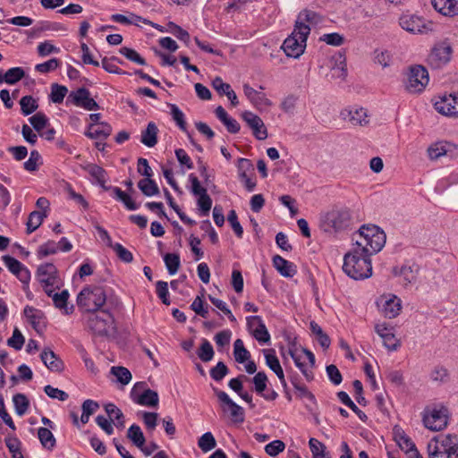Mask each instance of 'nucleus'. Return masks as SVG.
Masks as SVG:
<instances>
[{
    "label": "nucleus",
    "instance_id": "cd10ccee",
    "mask_svg": "<svg viewBox=\"0 0 458 458\" xmlns=\"http://www.w3.org/2000/svg\"><path fill=\"white\" fill-rule=\"evenodd\" d=\"M243 92L247 98L255 106H271V101L266 97L265 94L256 90L249 84L243 85Z\"/></svg>",
    "mask_w": 458,
    "mask_h": 458
},
{
    "label": "nucleus",
    "instance_id": "dca6fc26",
    "mask_svg": "<svg viewBox=\"0 0 458 458\" xmlns=\"http://www.w3.org/2000/svg\"><path fill=\"white\" fill-rule=\"evenodd\" d=\"M434 106L436 110L446 116H458V92L444 96Z\"/></svg>",
    "mask_w": 458,
    "mask_h": 458
},
{
    "label": "nucleus",
    "instance_id": "4be33fe9",
    "mask_svg": "<svg viewBox=\"0 0 458 458\" xmlns=\"http://www.w3.org/2000/svg\"><path fill=\"white\" fill-rule=\"evenodd\" d=\"M40 358L49 370L54 372L64 370V365L63 360L50 348H45L40 354Z\"/></svg>",
    "mask_w": 458,
    "mask_h": 458
},
{
    "label": "nucleus",
    "instance_id": "c9c22d12",
    "mask_svg": "<svg viewBox=\"0 0 458 458\" xmlns=\"http://www.w3.org/2000/svg\"><path fill=\"white\" fill-rule=\"evenodd\" d=\"M309 445L312 454V458H331V454L327 450L326 445L318 439L310 438Z\"/></svg>",
    "mask_w": 458,
    "mask_h": 458
},
{
    "label": "nucleus",
    "instance_id": "1a4fd4ad",
    "mask_svg": "<svg viewBox=\"0 0 458 458\" xmlns=\"http://www.w3.org/2000/svg\"><path fill=\"white\" fill-rule=\"evenodd\" d=\"M428 81V70L423 65L415 64L409 68L405 87L411 93H420L425 89Z\"/></svg>",
    "mask_w": 458,
    "mask_h": 458
},
{
    "label": "nucleus",
    "instance_id": "a19ab883",
    "mask_svg": "<svg viewBox=\"0 0 458 458\" xmlns=\"http://www.w3.org/2000/svg\"><path fill=\"white\" fill-rule=\"evenodd\" d=\"M47 215L39 212V211H33L30 214L28 221L26 223V233L28 234H30L34 231H36L42 224L44 217H46Z\"/></svg>",
    "mask_w": 458,
    "mask_h": 458
},
{
    "label": "nucleus",
    "instance_id": "de8ad7c7",
    "mask_svg": "<svg viewBox=\"0 0 458 458\" xmlns=\"http://www.w3.org/2000/svg\"><path fill=\"white\" fill-rule=\"evenodd\" d=\"M13 402L15 408V412L19 416L24 415L30 406V402L25 394H16L13 397Z\"/></svg>",
    "mask_w": 458,
    "mask_h": 458
},
{
    "label": "nucleus",
    "instance_id": "58836bf2",
    "mask_svg": "<svg viewBox=\"0 0 458 458\" xmlns=\"http://www.w3.org/2000/svg\"><path fill=\"white\" fill-rule=\"evenodd\" d=\"M127 437L138 447L142 448L146 439L140 426L133 424L127 431Z\"/></svg>",
    "mask_w": 458,
    "mask_h": 458
},
{
    "label": "nucleus",
    "instance_id": "ddd939ff",
    "mask_svg": "<svg viewBox=\"0 0 458 458\" xmlns=\"http://www.w3.org/2000/svg\"><path fill=\"white\" fill-rule=\"evenodd\" d=\"M191 183V191L194 196H199L197 204L203 216H208L211 207L212 199L208 194L207 189L201 186L200 182L193 174L189 175Z\"/></svg>",
    "mask_w": 458,
    "mask_h": 458
},
{
    "label": "nucleus",
    "instance_id": "393cba45",
    "mask_svg": "<svg viewBox=\"0 0 458 458\" xmlns=\"http://www.w3.org/2000/svg\"><path fill=\"white\" fill-rule=\"evenodd\" d=\"M428 23L431 22L413 13H404L399 19L401 29H427Z\"/></svg>",
    "mask_w": 458,
    "mask_h": 458
},
{
    "label": "nucleus",
    "instance_id": "0e129e2a",
    "mask_svg": "<svg viewBox=\"0 0 458 458\" xmlns=\"http://www.w3.org/2000/svg\"><path fill=\"white\" fill-rule=\"evenodd\" d=\"M267 381V377L264 371H259L253 377L252 382L257 394H261L266 390Z\"/></svg>",
    "mask_w": 458,
    "mask_h": 458
},
{
    "label": "nucleus",
    "instance_id": "774afa93",
    "mask_svg": "<svg viewBox=\"0 0 458 458\" xmlns=\"http://www.w3.org/2000/svg\"><path fill=\"white\" fill-rule=\"evenodd\" d=\"M25 339L21 331L16 327L13 330V335L7 340V344L10 347L19 351L22 348Z\"/></svg>",
    "mask_w": 458,
    "mask_h": 458
},
{
    "label": "nucleus",
    "instance_id": "f8f14e48",
    "mask_svg": "<svg viewBox=\"0 0 458 458\" xmlns=\"http://www.w3.org/2000/svg\"><path fill=\"white\" fill-rule=\"evenodd\" d=\"M72 104L86 110H98L99 105L90 97L88 89L81 87L71 91L66 99V105Z\"/></svg>",
    "mask_w": 458,
    "mask_h": 458
},
{
    "label": "nucleus",
    "instance_id": "3c124183",
    "mask_svg": "<svg viewBox=\"0 0 458 458\" xmlns=\"http://www.w3.org/2000/svg\"><path fill=\"white\" fill-rule=\"evenodd\" d=\"M58 250V244L55 241H47V242L41 244L38 247L37 250V256L39 259H41L49 255H54L57 253Z\"/></svg>",
    "mask_w": 458,
    "mask_h": 458
},
{
    "label": "nucleus",
    "instance_id": "a18cd8bd",
    "mask_svg": "<svg viewBox=\"0 0 458 458\" xmlns=\"http://www.w3.org/2000/svg\"><path fill=\"white\" fill-rule=\"evenodd\" d=\"M450 144L447 142H437L428 148V157L431 160L438 159L445 156L449 150Z\"/></svg>",
    "mask_w": 458,
    "mask_h": 458
},
{
    "label": "nucleus",
    "instance_id": "603ef678",
    "mask_svg": "<svg viewBox=\"0 0 458 458\" xmlns=\"http://www.w3.org/2000/svg\"><path fill=\"white\" fill-rule=\"evenodd\" d=\"M111 373L116 377V380L122 385H127L131 380L130 370L122 366H114L111 368Z\"/></svg>",
    "mask_w": 458,
    "mask_h": 458
},
{
    "label": "nucleus",
    "instance_id": "8fccbe9b",
    "mask_svg": "<svg viewBox=\"0 0 458 458\" xmlns=\"http://www.w3.org/2000/svg\"><path fill=\"white\" fill-rule=\"evenodd\" d=\"M395 440L400 448L405 453L416 451L417 449L413 441L404 432H396Z\"/></svg>",
    "mask_w": 458,
    "mask_h": 458
},
{
    "label": "nucleus",
    "instance_id": "ea45409f",
    "mask_svg": "<svg viewBox=\"0 0 458 458\" xmlns=\"http://www.w3.org/2000/svg\"><path fill=\"white\" fill-rule=\"evenodd\" d=\"M38 437L44 448L52 450L55 446V438L48 428H39L38 430Z\"/></svg>",
    "mask_w": 458,
    "mask_h": 458
},
{
    "label": "nucleus",
    "instance_id": "680f3d73",
    "mask_svg": "<svg viewBox=\"0 0 458 458\" xmlns=\"http://www.w3.org/2000/svg\"><path fill=\"white\" fill-rule=\"evenodd\" d=\"M417 273L418 268L410 265H403L399 270V276H403L407 284H411L416 280Z\"/></svg>",
    "mask_w": 458,
    "mask_h": 458
},
{
    "label": "nucleus",
    "instance_id": "f03ea898",
    "mask_svg": "<svg viewBox=\"0 0 458 458\" xmlns=\"http://www.w3.org/2000/svg\"><path fill=\"white\" fill-rule=\"evenodd\" d=\"M352 240L355 242L353 246L361 251L373 255L381 250L386 243V234L378 226L362 225L360 230L354 233Z\"/></svg>",
    "mask_w": 458,
    "mask_h": 458
},
{
    "label": "nucleus",
    "instance_id": "473e14b6",
    "mask_svg": "<svg viewBox=\"0 0 458 458\" xmlns=\"http://www.w3.org/2000/svg\"><path fill=\"white\" fill-rule=\"evenodd\" d=\"M24 315L36 331L38 332L42 329V327H44V325H41L42 319L44 318L43 312L41 310H38L30 306H26L24 308Z\"/></svg>",
    "mask_w": 458,
    "mask_h": 458
},
{
    "label": "nucleus",
    "instance_id": "c85d7f7f",
    "mask_svg": "<svg viewBox=\"0 0 458 458\" xmlns=\"http://www.w3.org/2000/svg\"><path fill=\"white\" fill-rule=\"evenodd\" d=\"M288 354L292 357V359L293 360L296 367L301 371V373L303 374L305 378L308 381H311L314 378V375H313L312 371H309L308 370L307 365L302 360V358H303L302 355L299 354L297 352V350L295 349V343L294 342H292L290 344V347H289V350H288Z\"/></svg>",
    "mask_w": 458,
    "mask_h": 458
},
{
    "label": "nucleus",
    "instance_id": "7c9ffc66",
    "mask_svg": "<svg viewBox=\"0 0 458 458\" xmlns=\"http://www.w3.org/2000/svg\"><path fill=\"white\" fill-rule=\"evenodd\" d=\"M48 296L52 298L55 308L64 310V313L66 315L72 313L73 306H67V301L70 296L67 290H63L61 293L53 292L52 295Z\"/></svg>",
    "mask_w": 458,
    "mask_h": 458
},
{
    "label": "nucleus",
    "instance_id": "052dcab7",
    "mask_svg": "<svg viewBox=\"0 0 458 458\" xmlns=\"http://www.w3.org/2000/svg\"><path fill=\"white\" fill-rule=\"evenodd\" d=\"M29 122L38 132H41V131L47 126L48 119L45 114L38 112L30 117Z\"/></svg>",
    "mask_w": 458,
    "mask_h": 458
},
{
    "label": "nucleus",
    "instance_id": "9d476101",
    "mask_svg": "<svg viewBox=\"0 0 458 458\" xmlns=\"http://www.w3.org/2000/svg\"><path fill=\"white\" fill-rule=\"evenodd\" d=\"M145 382H137L131 390V400L142 406L156 407L158 404V394L156 391L145 388Z\"/></svg>",
    "mask_w": 458,
    "mask_h": 458
},
{
    "label": "nucleus",
    "instance_id": "b1692460",
    "mask_svg": "<svg viewBox=\"0 0 458 458\" xmlns=\"http://www.w3.org/2000/svg\"><path fill=\"white\" fill-rule=\"evenodd\" d=\"M112 133V127L107 123H99L98 124L90 123L85 135L90 139L105 140Z\"/></svg>",
    "mask_w": 458,
    "mask_h": 458
},
{
    "label": "nucleus",
    "instance_id": "2eb2a0df",
    "mask_svg": "<svg viewBox=\"0 0 458 458\" xmlns=\"http://www.w3.org/2000/svg\"><path fill=\"white\" fill-rule=\"evenodd\" d=\"M215 394L223 405L227 406L230 416L234 422L242 423L244 420V410L242 407L234 403L229 395L217 388H214Z\"/></svg>",
    "mask_w": 458,
    "mask_h": 458
},
{
    "label": "nucleus",
    "instance_id": "423d86ee",
    "mask_svg": "<svg viewBox=\"0 0 458 458\" xmlns=\"http://www.w3.org/2000/svg\"><path fill=\"white\" fill-rule=\"evenodd\" d=\"M114 317L108 308L100 313H90L87 319L88 328L96 335L106 336L114 326Z\"/></svg>",
    "mask_w": 458,
    "mask_h": 458
},
{
    "label": "nucleus",
    "instance_id": "e433bc0d",
    "mask_svg": "<svg viewBox=\"0 0 458 458\" xmlns=\"http://www.w3.org/2000/svg\"><path fill=\"white\" fill-rule=\"evenodd\" d=\"M84 170L87 171L91 177H93L98 184L104 186L106 182V172L101 166L96 164H89L85 165Z\"/></svg>",
    "mask_w": 458,
    "mask_h": 458
},
{
    "label": "nucleus",
    "instance_id": "4d7b16f0",
    "mask_svg": "<svg viewBox=\"0 0 458 458\" xmlns=\"http://www.w3.org/2000/svg\"><path fill=\"white\" fill-rule=\"evenodd\" d=\"M171 115L174 121L176 123L177 126L182 131H187V123L184 118V114L179 109V107L174 105H170Z\"/></svg>",
    "mask_w": 458,
    "mask_h": 458
},
{
    "label": "nucleus",
    "instance_id": "412c9836",
    "mask_svg": "<svg viewBox=\"0 0 458 458\" xmlns=\"http://www.w3.org/2000/svg\"><path fill=\"white\" fill-rule=\"evenodd\" d=\"M331 77L344 81L347 77V64L344 52L338 51L331 57Z\"/></svg>",
    "mask_w": 458,
    "mask_h": 458
},
{
    "label": "nucleus",
    "instance_id": "9b49d317",
    "mask_svg": "<svg viewBox=\"0 0 458 458\" xmlns=\"http://www.w3.org/2000/svg\"><path fill=\"white\" fill-rule=\"evenodd\" d=\"M2 260L4 261L8 270L13 275H14L23 284L22 288L26 293L27 297H30V293L29 290V284L31 277L30 270L21 262L12 256L4 255L2 257Z\"/></svg>",
    "mask_w": 458,
    "mask_h": 458
},
{
    "label": "nucleus",
    "instance_id": "e2e57ef3",
    "mask_svg": "<svg viewBox=\"0 0 458 458\" xmlns=\"http://www.w3.org/2000/svg\"><path fill=\"white\" fill-rule=\"evenodd\" d=\"M120 54L125 56L128 60L136 63L140 65H145V59L140 55V54L132 48L123 47L120 48Z\"/></svg>",
    "mask_w": 458,
    "mask_h": 458
},
{
    "label": "nucleus",
    "instance_id": "5fc2aeb1",
    "mask_svg": "<svg viewBox=\"0 0 458 458\" xmlns=\"http://www.w3.org/2000/svg\"><path fill=\"white\" fill-rule=\"evenodd\" d=\"M198 445L204 453H207L216 447V441L211 432H206L199 437Z\"/></svg>",
    "mask_w": 458,
    "mask_h": 458
},
{
    "label": "nucleus",
    "instance_id": "6ab92c4d",
    "mask_svg": "<svg viewBox=\"0 0 458 458\" xmlns=\"http://www.w3.org/2000/svg\"><path fill=\"white\" fill-rule=\"evenodd\" d=\"M110 20L114 22L119 23L123 26H136L140 27L141 24L154 27L155 29H164L162 26L155 24L146 19H143L134 13H128L127 14H113Z\"/></svg>",
    "mask_w": 458,
    "mask_h": 458
},
{
    "label": "nucleus",
    "instance_id": "37998d69",
    "mask_svg": "<svg viewBox=\"0 0 458 458\" xmlns=\"http://www.w3.org/2000/svg\"><path fill=\"white\" fill-rule=\"evenodd\" d=\"M349 121L353 125H364L368 123L367 120V111L366 109L360 108H352L347 111Z\"/></svg>",
    "mask_w": 458,
    "mask_h": 458
},
{
    "label": "nucleus",
    "instance_id": "6e6552de",
    "mask_svg": "<svg viewBox=\"0 0 458 458\" xmlns=\"http://www.w3.org/2000/svg\"><path fill=\"white\" fill-rule=\"evenodd\" d=\"M309 34L310 30H293L284 39L281 48L288 57L299 58L306 48Z\"/></svg>",
    "mask_w": 458,
    "mask_h": 458
},
{
    "label": "nucleus",
    "instance_id": "4c0bfd02",
    "mask_svg": "<svg viewBox=\"0 0 458 458\" xmlns=\"http://www.w3.org/2000/svg\"><path fill=\"white\" fill-rule=\"evenodd\" d=\"M252 320H257L259 324L251 332L255 339L260 344H267L270 341V335L266 327L265 323L261 318H252Z\"/></svg>",
    "mask_w": 458,
    "mask_h": 458
},
{
    "label": "nucleus",
    "instance_id": "79ce46f5",
    "mask_svg": "<svg viewBox=\"0 0 458 458\" xmlns=\"http://www.w3.org/2000/svg\"><path fill=\"white\" fill-rule=\"evenodd\" d=\"M113 192L114 194V198L117 199V200H120L121 202L123 203V205L125 206V208L128 209V210H137L140 207L139 204H137L131 198L130 195H128L126 192H124L123 191H122L120 188L118 187H114L113 188Z\"/></svg>",
    "mask_w": 458,
    "mask_h": 458
},
{
    "label": "nucleus",
    "instance_id": "f3484780",
    "mask_svg": "<svg viewBox=\"0 0 458 458\" xmlns=\"http://www.w3.org/2000/svg\"><path fill=\"white\" fill-rule=\"evenodd\" d=\"M242 117L252 130V133L257 140H264L267 138V131L262 119L259 115L250 111H245L242 114Z\"/></svg>",
    "mask_w": 458,
    "mask_h": 458
},
{
    "label": "nucleus",
    "instance_id": "c756f323",
    "mask_svg": "<svg viewBox=\"0 0 458 458\" xmlns=\"http://www.w3.org/2000/svg\"><path fill=\"white\" fill-rule=\"evenodd\" d=\"M158 128L154 122H149L147 128L141 131L140 142L148 148H153L157 143Z\"/></svg>",
    "mask_w": 458,
    "mask_h": 458
},
{
    "label": "nucleus",
    "instance_id": "6e6d98bb",
    "mask_svg": "<svg viewBox=\"0 0 458 458\" xmlns=\"http://www.w3.org/2000/svg\"><path fill=\"white\" fill-rule=\"evenodd\" d=\"M25 76V72L21 67H13L4 73L5 82L7 84H15Z\"/></svg>",
    "mask_w": 458,
    "mask_h": 458
},
{
    "label": "nucleus",
    "instance_id": "69168bd1",
    "mask_svg": "<svg viewBox=\"0 0 458 458\" xmlns=\"http://www.w3.org/2000/svg\"><path fill=\"white\" fill-rule=\"evenodd\" d=\"M58 276V271L55 266L52 263H45L40 265L37 270V277H51Z\"/></svg>",
    "mask_w": 458,
    "mask_h": 458
},
{
    "label": "nucleus",
    "instance_id": "864d4df0",
    "mask_svg": "<svg viewBox=\"0 0 458 458\" xmlns=\"http://www.w3.org/2000/svg\"><path fill=\"white\" fill-rule=\"evenodd\" d=\"M67 93L68 89L65 86L54 83L51 85L50 99L55 104H60Z\"/></svg>",
    "mask_w": 458,
    "mask_h": 458
},
{
    "label": "nucleus",
    "instance_id": "09e8293b",
    "mask_svg": "<svg viewBox=\"0 0 458 458\" xmlns=\"http://www.w3.org/2000/svg\"><path fill=\"white\" fill-rule=\"evenodd\" d=\"M164 261L170 275H174L177 273L181 265L180 256L178 254L166 253L164 256Z\"/></svg>",
    "mask_w": 458,
    "mask_h": 458
},
{
    "label": "nucleus",
    "instance_id": "bb28decb",
    "mask_svg": "<svg viewBox=\"0 0 458 458\" xmlns=\"http://www.w3.org/2000/svg\"><path fill=\"white\" fill-rule=\"evenodd\" d=\"M273 265L280 275L284 277H293L297 273L296 266L279 255H276L273 258Z\"/></svg>",
    "mask_w": 458,
    "mask_h": 458
},
{
    "label": "nucleus",
    "instance_id": "a211bd4d",
    "mask_svg": "<svg viewBox=\"0 0 458 458\" xmlns=\"http://www.w3.org/2000/svg\"><path fill=\"white\" fill-rule=\"evenodd\" d=\"M324 17L319 13L305 9L301 11L295 21L294 29H310L311 27H317L324 25Z\"/></svg>",
    "mask_w": 458,
    "mask_h": 458
},
{
    "label": "nucleus",
    "instance_id": "0eeeda50",
    "mask_svg": "<svg viewBox=\"0 0 458 458\" xmlns=\"http://www.w3.org/2000/svg\"><path fill=\"white\" fill-rule=\"evenodd\" d=\"M452 53L450 43L447 40L440 41L431 48L426 63L431 69H442L451 61Z\"/></svg>",
    "mask_w": 458,
    "mask_h": 458
},
{
    "label": "nucleus",
    "instance_id": "f704fd0d",
    "mask_svg": "<svg viewBox=\"0 0 458 458\" xmlns=\"http://www.w3.org/2000/svg\"><path fill=\"white\" fill-rule=\"evenodd\" d=\"M138 188L147 196L151 197L159 194V188L157 182L151 178H144L139 181Z\"/></svg>",
    "mask_w": 458,
    "mask_h": 458
},
{
    "label": "nucleus",
    "instance_id": "a878e982",
    "mask_svg": "<svg viewBox=\"0 0 458 458\" xmlns=\"http://www.w3.org/2000/svg\"><path fill=\"white\" fill-rule=\"evenodd\" d=\"M401 309V300L394 295L393 297L384 301L381 312L384 317L387 318H394L400 314Z\"/></svg>",
    "mask_w": 458,
    "mask_h": 458
},
{
    "label": "nucleus",
    "instance_id": "7ed1b4c3",
    "mask_svg": "<svg viewBox=\"0 0 458 458\" xmlns=\"http://www.w3.org/2000/svg\"><path fill=\"white\" fill-rule=\"evenodd\" d=\"M351 223V210L344 207H335L320 216V227L327 233L345 230Z\"/></svg>",
    "mask_w": 458,
    "mask_h": 458
},
{
    "label": "nucleus",
    "instance_id": "13d9d810",
    "mask_svg": "<svg viewBox=\"0 0 458 458\" xmlns=\"http://www.w3.org/2000/svg\"><path fill=\"white\" fill-rule=\"evenodd\" d=\"M198 356L203 362H208L213 359L214 350L211 344L208 340L204 339L202 341V344L198 352Z\"/></svg>",
    "mask_w": 458,
    "mask_h": 458
},
{
    "label": "nucleus",
    "instance_id": "2f4dec72",
    "mask_svg": "<svg viewBox=\"0 0 458 458\" xmlns=\"http://www.w3.org/2000/svg\"><path fill=\"white\" fill-rule=\"evenodd\" d=\"M262 352L264 354L267 366L275 372L277 377L281 376V378L283 379V369L276 355V351L274 349H264Z\"/></svg>",
    "mask_w": 458,
    "mask_h": 458
},
{
    "label": "nucleus",
    "instance_id": "5701e85b",
    "mask_svg": "<svg viewBox=\"0 0 458 458\" xmlns=\"http://www.w3.org/2000/svg\"><path fill=\"white\" fill-rule=\"evenodd\" d=\"M431 4L436 11L445 16L458 14V0H431Z\"/></svg>",
    "mask_w": 458,
    "mask_h": 458
},
{
    "label": "nucleus",
    "instance_id": "aec40b11",
    "mask_svg": "<svg viewBox=\"0 0 458 458\" xmlns=\"http://www.w3.org/2000/svg\"><path fill=\"white\" fill-rule=\"evenodd\" d=\"M237 169L240 180L244 183L248 191H253L256 182L249 176V173L254 172V166L250 159L241 157L238 159Z\"/></svg>",
    "mask_w": 458,
    "mask_h": 458
},
{
    "label": "nucleus",
    "instance_id": "20e7f679",
    "mask_svg": "<svg viewBox=\"0 0 458 458\" xmlns=\"http://www.w3.org/2000/svg\"><path fill=\"white\" fill-rule=\"evenodd\" d=\"M77 305L86 312L93 313L99 310L106 303V294L100 286L84 287L77 296Z\"/></svg>",
    "mask_w": 458,
    "mask_h": 458
},
{
    "label": "nucleus",
    "instance_id": "c03bdc74",
    "mask_svg": "<svg viewBox=\"0 0 458 458\" xmlns=\"http://www.w3.org/2000/svg\"><path fill=\"white\" fill-rule=\"evenodd\" d=\"M47 295H52L55 289H60L61 283L59 276L38 278Z\"/></svg>",
    "mask_w": 458,
    "mask_h": 458
},
{
    "label": "nucleus",
    "instance_id": "bf43d9fd",
    "mask_svg": "<svg viewBox=\"0 0 458 458\" xmlns=\"http://www.w3.org/2000/svg\"><path fill=\"white\" fill-rule=\"evenodd\" d=\"M228 373L229 369L223 361H218L209 371L212 379L217 382L221 381Z\"/></svg>",
    "mask_w": 458,
    "mask_h": 458
},
{
    "label": "nucleus",
    "instance_id": "f257e3e1",
    "mask_svg": "<svg viewBox=\"0 0 458 458\" xmlns=\"http://www.w3.org/2000/svg\"><path fill=\"white\" fill-rule=\"evenodd\" d=\"M371 255L353 246L352 250L344 257V272L354 280H362L371 276Z\"/></svg>",
    "mask_w": 458,
    "mask_h": 458
},
{
    "label": "nucleus",
    "instance_id": "4468645a",
    "mask_svg": "<svg viewBox=\"0 0 458 458\" xmlns=\"http://www.w3.org/2000/svg\"><path fill=\"white\" fill-rule=\"evenodd\" d=\"M428 445L437 446L439 449L448 452L447 457H458V436L456 434H445L434 437Z\"/></svg>",
    "mask_w": 458,
    "mask_h": 458
},
{
    "label": "nucleus",
    "instance_id": "39448f33",
    "mask_svg": "<svg viewBox=\"0 0 458 458\" xmlns=\"http://www.w3.org/2000/svg\"><path fill=\"white\" fill-rule=\"evenodd\" d=\"M449 420L448 409L441 404L428 407L423 413V423L431 431H440L446 428Z\"/></svg>",
    "mask_w": 458,
    "mask_h": 458
},
{
    "label": "nucleus",
    "instance_id": "338daca9",
    "mask_svg": "<svg viewBox=\"0 0 458 458\" xmlns=\"http://www.w3.org/2000/svg\"><path fill=\"white\" fill-rule=\"evenodd\" d=\"M156 291L158 298L165 305L170 304L168 284L165 281H157L156 284Z\"/></svg>",
    "mask_w": 458,
    "mask_h": 458
},
{
    "label": "nucleus",
    "instance_id": "49530a36",
    "mask_svg": "<svg viewBox=\"0 0 458 458\" xmlns=\"http://www.w3.org/2000/svg\"><path fill=\"white\" fill-rule=\"evenodd\" d=\"M21 110L23 115H29L35 112L38 104L32 96H24L20 100Z\"/></svg>",
    "mask_w": 458,
    "mask_h": 458
},
{
    "label": "nucleus",
    "instance_id": "72a5a7b5",
    "mask_svg": "<svg viewBox=\"0 0 458 458\" xmlns=\"http://www.w3.org/2000/svg\"><path fill=\"white\" fill-rule=\"evenodd\" d=\"M105 411L109 419L114 421L117 428H123L124 427V416L122 411L114 403H107L105 405Z\"/></svg>",
    "mask_w": 458,
    "mask_h": 458
}]
</instances>
